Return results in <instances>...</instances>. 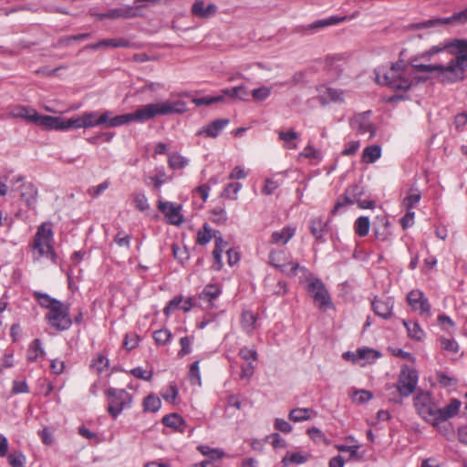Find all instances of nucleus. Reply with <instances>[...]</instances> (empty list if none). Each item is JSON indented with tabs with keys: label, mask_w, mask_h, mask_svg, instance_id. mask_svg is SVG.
<instances>
[{
	"label": "nucleus",
	"mask_w": 467,
	"mask_h": 467,
	"mask_svg": "<svg viewBox=\"0 0 467 467\" xmlns=\"http://www.w3.org/2000/svg\"><path fill=\"white\" fill-rule=\"evenodd\" d=\"M436 379L438 383L444 388L454 386L458 383L457 379L447 375L443 371H438L436 373Z\"/></svg>",
	"instance_id": "52"
},
{
	"label": "nucleus",
	"mask_w": 467,
	"mask_h": 467,
	"mask_svg": "<svg viewBox=\"0 0 467 467\" xmlns=\"http://www.w3.org/2000/svg\"><path fill=\"white\" fill-rule=\"evenodd\" d=\"M348 19V16H332L327 18L319 19L315 21L314 23L307 26L306 29L308 30H319L321 28L337 25L339 23L345 22Z\"/></svg>",
	"instance_id": "28"
},
{
	"label": "nucleus",
	"mask_w": 467,
	"mask_h": 467,
	"mask_svg": "<svg viewBox=\"0 0 467 467\" xmlns=\"http://www.w3.org/2000/svg\"><path fill=\"white\" fill-rule=\"evenodd\" d=\"M371 111H365L355 116L352 125L357 126L359 134L370 133V137L375 135V129L369 120Z\"/></svg>",
	"instance_id": "19"
},
{
	"label": "nucleus",
	"mask_w": 467,
	"mask_h": 467,
	"mask_svg": "<svg viewBox=\"0 0 467 467\" xmlns=\"http://www.w3.org/2000/svg\"><path fill=\"white\" fill-rule=\"evenodd\" d=\"M296 228L285 226L280 231H275L271 235V243L275 244H285L295 235Z\"/></svg>",
	"instance_id": "26"
},
{
	"label": "nucleus",
	"mask_w": 467,
	"mask_h": 467,
	"mask_svg": "<svg viewBox=\"0 0 467 467\" xmlns=\"http://www.w3.org/2000/svg\"><path fill=\"white\" fill-rule=\"evenodd\" d=\"M172 337L171 332L167 328L156 330L153 333V338L158 345H166Z\"/></svg>",
	"instance_id": "49"
},
{
	"label": "nucleus",
	"mask_w": 467,
	"mask_h": 467,
	"mask_svg": "<svg viewBox=\"0 0 467 467\" xmlns=\"http://www.w3.org/2000/svg\"><path fill=\"white\" fill-rule=\"evenodd\" d=\"M229 119H218L208 125L202 127L201 130H199L196 132L197 136H202L208 138H216L221 131L228 125Z\"/></svg>",
	"instance_id": "17"
},
{
	"label": "nucleus",
	"mask_w": 467,
	"mask_h": 467,
	"mask_svg": "<svg viewBox=\"0 0 467 467\" xmlns=\"http://www.w3.org/2000/svg\"><path fill=\"white\" fill-rule=\"evenodd\" d=\"M449 46H434L427 51L419 54L411 58V67L416 72H438L440 80L443 83H454L464 78V72L467 68V50L458 51L456 57L451 59L446 66L441 64L420 63V59L430 61L434 55L444 52Z\"/></svg>",
	"instance_id": "1"
},
{
	"label": "nucleus",
	"mask_w": 467,
	"mask_h": 467,
	"mask_svg": "<svg viewBox=\"0 0 467 467\" xmlns=\"http://www.w3.org/2000/svg\"><path fill=\"white\" fill-rule=\"evenodd\" d=\"M114 242L120 247H130V236L129 234H124L123 232H119L118 234L114 237Z\"/></svg>",
	"instance_id": "64"
},
{
	"label": "nucleus",
	"mask_w": 467,
	"mask_h": 467,
	"mask_svg": "<svg viewBox=\"0 0 467 467\" xmlns=\"http://www.w3.org/2000/svg\"><path fill=\"white\" fill-rule=\"evenodd\" d=\"M257 320L256 316L251 311H244L241 317L242 327L247 332L252 333L254 329V324Z\"/></svg>",
	"instance_id": "40"
},
{
	"label": "nucleus",
	"mask_w": 467,
	"mask_h": 467,
	"mask_svg": "<svg viewBox=\"0 0 467 467\" xmlns=\"http://www.w3.org/2000/svg\"><path fill=\"white\" fill-rule=\"evenodd\" d=\"M105 395L109 406L108 412L113 419H117L123 410L130 408L132 402V396L123 389L109 388Z\"/></svg>",
	"instance_id": "4"
},
{
	"label": "nucleus",
	"mask_w": 467,
	"mask_h": 467,
	"mask_svg": "<svg viewBox=\"0 0 467 467\" xmlns=\"http://www.w3.org/2000/svg\"><path fill=\"white\" fill-rule=\"evenodd\" d=\"M316 415L317 412L310 408H296L290 410L288 418L294 422H301L308 420Z\"/></svg>",
	"instance_id": "29"
},
{
	"label": "nucleus",
	"mask_w": 467,
	"mask_h": 467,
	"mask_svg": "<svg viewBox=\"0 0 467 467\" xmlns=\"http://www.w3.org/2000/svg\"><path fill=\"white\" fill-rule=\"evenodd\" d=\"M220 92L222 93V95H223V99L225 97H228L232 99H239L242 101L249 100V92L247 90V88L244 85L223 88Z\"/></svg>",
	"instance_id": "24"
},
{
	"label": "nucleus",
	"mask_w": 467,
	"mask_h": 467,
	"mask_svg": "<svg viewBox=\"0 0 467 467\" xmlns=\"http://www.w3.org/2000/svg\"><path fill=\"white\" fill-rule=\"evenodd\" d=\"M199 363H200V361L197 360V361H194L191 365L190 370H189V378H190V381L192 384H197V385L201 386L202 379H201Z\"/></svg>",
	"instance_id": "54"
},
{
	"label": "nucleus",
	"mask_w": 467,
	"mask_h": 467,
	"mask_svg": "<svg viewBox=\"0 0 467 467\" xmlns=\"http://www.w3.org/2000/svg\"><path fill=\"white\" fill-rule=\"evenodd\" d=\"M141 5L130 6L125 5L122 7L112 8L108 11L109 19L118 18H134L139 16V9Z\"/></svg>",
	"instance_id": "22"
},
{
	"label": "nucleus",
	"mask_w": 467,
	"mask_h": 467,
	"mask_svg": "<svg viewBox=\"0 0 467 467\" xmlns=\"http://www.w3.org/2000/svg\"><path fill=\"white\" fill-rule=\"evenodd\" d=\"M161 406V400L154 394H150L143 400L144 411L157 412Z\"/></svg>",
	"instance_id": "41"
},
{
	"label": "nucleus",
	"mask_w": 467,
	"mask_h": 467,
	"mask_svg": "<svg viewBox=\"0 0 467 467\" xmlns=\"http://www.w3.org/2000/svg\"><path fill=\"white\" fill-rule=\"evenodd\" d=\"M192 14L200 18H208L217 12V6L214 4H209L204 7L203 1H196L192 6Z\"/></svg>",
	"instance_id": "25"
},
{
	"label": "nucleus",
	"mask_w": 467,
	"mask_h": 467,
	"mask_svg": "<svg viewBox=\"0 0 467 467\" xmlns=\"http://www.w3.org/2000/svg\"><path fill=\"white\" fill-rule=\"evenodd\" d=\"M467 23V7L460 12H455L449 17H437L411 25L414 29L432 28L451 24L463 25Z\"/></svg>",
	"instance_id": "8"
},
{
	"label": "nucleus",
	"mask_w": 467,
	"mask_h": 467,
	"mask_svg": "<svg viewBox=\"0 0 467 467\" xmlns=\"http://www.w3.org/2000/svg\"><path fill=\"white\" fill-rule=\"evenodd\" d=\"M134 203L135 207L140 212L147 211L150 208L148 199L143 192H136L134 194Z\"/></svg>",
	"instance_id": "58"
},
{
	"label": "nucleus",
	"mask_w": 467,
	"mask_h": 467,
	"mask_svg": "<svg viewBox=\"0 0 467 467\" xmlns=\"http://www.w3.org/2000/svg\"><path fill=\"white\" fill-rule=\"evenodd\" d=\"M406 65L400 60L389 68H378L375 70L376 80L380 85L389 86L395 90H408L412 86V81L405 77Z\"/></svg>",
	"instance_id": "3"
},
{
	"label": "nucleus",
	"mask_w": 467,
	"mask_h": 467,
	"mask_svg": "<svg viewBox=\"0 0 467 467\" xmlns=\"http://www.w3.org/2000/svg\"><path fill=\"white\" fill-rule=\"evenodd\" d=\"M109 365L108 358L102 354H99L92 362V367L99 374L102 373Z\"/></svg>",
	"instance_id": "57"
},
{
	"label": "nucleus",
	"mask_w": 467,
	"mask_h": 467,
	"mask_svg": "<svg viewBox=\"0 0 467 467\" xmlns=\"http://www.w3.org/2000/svg\"><path fill=\"white\" fill-rule=\"evenodd\" d=\"M222 293V289L216 284H209L205 285L199 297L201 300L206 301L213 304V301L216 299Z\"/></svg>",
	"instance_id": "34"
},
{
	"label": "nucleus",
	"mask_w": 467,
	"mask_h": 467,
	"mask_svg": "<svg viewBox=\"0 0 467 467\" xmlns=\"http://www.w3.org/2000/svg\"><path fill=\"white\" fill-rule=\"evenodd\" d=\"M87 47L93 50H97L100 47H135V44L124 37L107 38L102 39L95 44H90L87 46Z\"/></svg>",
	"instance_id": "20"
},
{
	"label": "nucleus",
	"mask_w": 467,
	"mask_h": 467,
	"mask_svg": "<svg viewBox=\"0 0 467 467\" xmlns=\"http://www.w3.org/2000/svg\"><path fill=\"white\" fill-rule=\"evenodd\" d=\"M53 230L51 224L43 223L37 229L34 238V248L37 250L40 255L49 257L53 262H56V253L52 245Z\"/></svg>",
	"instance_id": "5"
},
{
	"label": "nucleus",
	"mask_w": 467,
	"mask_h": 467,
	"mask_svg": "<svg viewBox=\"0 0 467 467\" xmlns=\"http://www.w3.org/2000/svg\"><path fill=\"white\" fill-rule=\"evenodd\" d=\"M78 124V117L65 119L62 117L45 115L42 118V127L47 130L66 131L69 130L80 129Z\"/></svg>",
	"instance_id": "9"
},
{
	"label": "nucleus",
	"mask_w": 467,
	"mask_h": 467,
	"mask_svg": "<svg viewBox=\"0 0 467 467\" xmlns=\"http://www.w3.org/2000/svg\"><path fill=\"white\" fill-rule=\"evenodd\" d=\"M278 139L284 141V147L289 150L297 149V144L294 140L298 139V133L293 130L288 131H279Z\"/></svg>",
	"instance_id": "36"
},
{
	"label": "nucleus",
	"mask_w": 467,
	"mask_h": 467,
	"mask_svg": "<svg viewBox=\"0 0 467 467\" xmlns=\"http://www.w3.org/2000/svg\"><path fill=\"white\" fill-rule=\"evenodd\" d=\"M309 230L317 242L320 244L326 242L325 235L328 233V226L321 217H315L309 221Z\"/></svg>",
	"instance_id": "18"
},
{
	"label": "nucleus",
	"mask_w": 467,
	"mask_h": 467,
	"mask_svg": "<svg viewBox=\"0 0 467 467\" xmlns=\"http://www.w3.org/2000/svg\"><path fill=\"white\" fill-rule=\"evenodd\" d=\"M346 192L353 200V203L357 202L360 209H373L376 205L373 200H363L361 197L364 194V188L358 185L349 186Z\"/></svg>",
	"instance_id": "15"
},
{
	"label": "nucleus",
	"mask_w": 467,
	"mask_h": 467,
	"mask_svg": "<svg viewBox=\"0 0 467 467\" xmlns=\"http://www.w3.org/2000/svg\"><path fill=\"white\" fill-rule=\"evenodd\" d=\"M181 344V350L179 351L178 355L180 357H183L192 351V338L189 337H183L180 339Z\"/></svg>",
	"instance_id": "63"
},
{
	"label": "nucleus",
	"mask_w": 467,
	"mask_h": 467,
	"mask_svg": "<svg viewBox=\"0 0 467 467\" xmlns=\"http://www.w3.org/2000/svg\"><path fill=\"white\" fill-rule=\"evenodd\" d=\"M33 296L42 307L47 309L51 307L53 301H57L56 298L51 297L49 295L38 291H35Z\"/></svg>",
	"instance_id": "48"
},
{
	"label": "nucleus",
	"mask_w": 467,
	"mask_h": 467,
	"mask_svg": "<svg viewBox=\"0 0 467 467\" xmlns=\"http://www.w3.org/2000/svg\"><path fill=\"white\" fill-rule=\"evenodd\" d=\"M271 94V88L263 86L258 88L252 90L251 95L256 101L265 100Z\"/></svg>",
	"instance_id": "56"
},
{
	"label": "nucleus",
	"mask_w": 467,
	"mask_h": 467,
	"mask_svg": "<svg viewBox=\"0 0 467 467\" xmlns=\"http://www.w3.org/2000/svg\"><path fill=\"white\" fill-rule=\"evenodd\" d=\"M12 115L15 118H21L28 122H33L42 126V118L44 116L39 115L34 109L25 106L17 107L12 111Z\"/></svg>",
	"instance_id": "21"
},
{
	"label": "nucleus",
	"mask_w": 467,
	"mask_h": 467,
	"mask_svg": "<svg viewBox=\"0 0 467 467\" xmlns=\"http://www.w3.org/2000/svg\"><path fill=\"white\" fill-rule=\"evenodd\" d=\"M104 113L108 114V121L104 123L106 127L113 128V127H119L124 124H128L130 121H133L132 113H127L122 115H118L115 117H111L110 111H104Z\"/></svg>",
	"instance_id": "33"
},
{
	"label": "nucleus",
	"mask_w": 467,
	"mask_h": 467,
	"mask_svg": "<svg viewBox=\"0 0 467 467\" xmlns=\"http://www.w3.org/2000/svg\"><path fill=\"white\" fill-rule=\"evenodd\" d=\"M461 405L462 402L459 400L451 399L448 405L444 408H439V410H436V412H438L436 421H446L454 417L459 412Z\"/></svg>",
	"instance_id": "23"
},
{
	"label": "nucleus",
	"mask_w": 467,
	"mask_h": 467,
	"mask_svg": "<svg viewBox=\"0 0 467 467\" xmlns=\"http://www.w3.org/2000/svg\"><path fill=\"white\" fill-rule=\"evenodd\" d=\"M108 121L107 113L98 111H86L78 117L79 128H92L104 125Z\"/></svg>",
	"instance_id": "13"
},
{
	"label": "nucleus",
	"mask_w": 467,
	"mask_h": 467,
	"mask_svg": "<svg viewBox=\"0 0 467 467\" xmlns=\"http://www.w3.org/2000/svg\"><path fill=\"white\" fill-rule=\"evenodd\" d=\"M370 229V222L368 217L360 216L354 223V230L359 237H365L368 234Z\"/></svg>",
	"instance_id": "39"
},
{
	"label": "nucleus",
	"mask_w": 467,
	"mask_h": 467,
	"mask_svg": "<svg viewBox=\"0 0 467 467\" xmlns=\"http://www.w3.org/2000/svg\"><path fill=\"white\" fill-rule=\"evenodd\" d=\"M212 221L217 224H223L227 221V214L223 207L217 206L212 210Z\"/></svg>",
	"instance_id": "55"
},
{
	"label": "nucleus",
	"mask_w": 467,
	"mask_h": 467,
	"mask_svg": "<svg viewBox=\"0 0 467 467\" xmlns=\"http://www.w3.org/2000/svg\"><path fill=\"white\" fill-rule=\"evenodd\" d=\"M8 463L12 467H23L26 463V456L21 451H14L7 456Z\"/></svg>",
	"instance_id": "51"
},
{
	"label": "nucleus",
	"mask_w": 467,
	"mask_h": 467,
	"mask_svg": "<svg viewBox=\"0 0 467 467\" xmlns=\"http://www.w3.org/2000/svg\"><path fill=\"white\" fill-rule=\"evenodd\" d=\"M168 163L171 169H182L188 165L189 160L175 152L169 156Z\"/></svg>",
	"instance_id": "43"
},
{
	"label": "nucleus",
	"mask_w": 467,
	"mask_h": 467,
	"mask_svg": "<svg viewBox=\"0 0 467 467\" xmlns=\"http://www.w3.org/2000/svg\"><path fill=\"white\" fill-rule=\"evenodd\" d=\"M161 422L166 427H170L182 432L183 431L182 427L185 425V420L178 413H171L169 415H165L162 418Z\"/></svg>",
	"instance_id": "32"
},
{
	"label": "nucleus",
	"mask_w": 467,
	"mask_h": 467,
	"mask_svg": "<svg viewBox=\"0 0 467 467\" xmlns=\"http://www.w3.org/2000/svg\"><path fill=\"white\" fill-rule=\"evenodd\" d=\"M381 156V148L379 145H370L364 149L362 161L366 163H373Z\"/></svg>",
	"instance_id": "37"
},
{
	"label": "nucleus",
	"mask_w": 467,
	"mask_h": 467,
	"mask_svg": "<svg viewBox=\"0 0 467 467\" xmlns=\"http://www.w3.org/2000/svg\"><path fill=\"white\" fill-rule=\"evenodd\" d=\"M242 184L240 182H231L228 183L222 192V197L235 199L236 194L240 191Z\"/></svg>",
	"instance_id": "53"
},
{
	"label": "nucleus",
	"mask_w": 467,
	"mask_h": 467,
	"mask_svg": "<svg viewBox=\"0 0 467 467\" xmlns=\"http://www.w3.org/2000/svg\"><path fill=\"white\" fill-rule=\"evenodd\" d=\"M284 255L285 254L283 251L273 250L269 254L268 262L273 267L277 269L284 260Z\"/></svg>",
	"instance_id": "59"
},
{
	"label": "nucleus",
	"mask_w": 467,
	"mask_h": 467,
	"mask_svg": "<svg viewBox=\"0 0 467 467\" xmlns=\"http://www.w3.org/2000/svg\"><path fill=\"white\" fill-rule=\"evenodd\" d=\"M20 191V198L26 203V205L32 209L37 202L38 191L37 188L32 182H25L18 188Z\"/></svg>",
	"instance_id": "14"
},
{
	"label": "nucleus",
	"mask_w": 467,
	"mask_h": 467,
	"mask_svg": "<svg viewBox=\"0 0 467 467\" xmlns=\"http://www.w3.org/2000/svg\"><path fill=\"white\" fill-rule=\"evenodd\" d=\"M306 290L312 296L314 301L318 303L320 307L330 306L332 305L329 293L321 279H312Z\"/></svg>",
	"instance_id": "11"
},
{
	"label": "nucleus",
	"mask_w": 467,
	"mask_h": 467,
	"mask_svg": "<svg viewBox=\"0 0 467 467\" xmlns=\"http://www.w3.org/2000/svg\"><path fill=\"white\" fill-rule=\"evenodd\" d=\"M353 204V200L350 196L345 192L342 196L338 198L334 208L331 210V213L333 215H337L342 213L348 205Z\"/></svg>",
	"instance_id": "42"
},
{
	"label": "nucleus",
	"mask_w": 467,
	"mask_h": 467,
	"mask_svg": "<svg viewBox=\"0 0 467 467\" xmlns=\"http://www.w3.org/2000/svg\"><path fill=\"white\" fill-rule=\"evenodd\" d=\"M179 389L175 384H171L169 388L161 393V397L168 402L174 403L177 398Z\"/></svg>",
	"instance_id": "60"
},
{
	"label": "nucleus",
	"mask_w": 467,
	"mask_h": 467,
	"mask_svg": "<svg viewBox=\"0 0 467 467\" xmlns=\"http://www.w3.org/2000/svg\"><path fill=\"white\" fill-rule=\"evenodd\" d=\"M403 326L406 327L410 338L421 341L425 337L424 330L420 327L418 322H411L408 320L402 321Z\"/></svg>",
	"instance_id": "31"
},
{
	"label": "nucleus",
	"mask_w": 467,
	"mask_h": 467,
	"mask_svg": "<svg viewBox=\"0 0 467 467\" xmlns=\"http://www.w3.org/2000/svg\"><path fill=\"white\" fill-rule=\"evenodd\" d=\"M66 307H69L68 305H64L62 302L57 299V301H53L51 307L48 309V313L46 315V318L49 321L50 319H56L57 315L66 309Z\"/></svg>",
	"instance_id": "50"
},
{
	"label": "nucleus",
	"mask_w": 467,
	"mask_h": 467,
	"mask_svg": "<svg viewBox=\"0 0 467 467\" xmlns=\"http://www.w3.org/2000/svg\"><path fill=\"white\" fill-rule=\"evenodd\" d=\"M57 330L63 331L68 329L73 321L69 317V307H66L64 311L57 315L56 319L48 321Z\"/></svg>",
	"instance_id": "27"
},
{
	"label": "nucleus",
	"mask_w": 467,
	"mask_h": 467,
	"mask_svg": "<svg viewBox=\"0 0 467 467\" xmlns=\"http://www.w3.org/2000/svg\"><path fill=\"white\" fill-rule=\"evenodd\" d=\"M158 209L165 215L167 223L171 225L179 226L184 222V217L182 214V206L181 204L159 201Z\"/></svg>",
	"instance_id": "12"
},
{
	"label": "nucleus",
	"mask_w": 467,
	"mask_h": 467,
	"mask_svg": "<svg viewBox=\"0 0 467 467\" xmlns=\"http://www.w3.org/2000/svg\"><path fill=\"white\" fill-rule=\"evenodd\" d=\"M223 95H222V93L219 95H216V96H206V97L197 98V99H192V102L197 107L203 106V105L209 106V105L223 102Z\"/></svg>",
	"instance_id": "46"
},
{
	"label": "nucleus",
	"mask_w": 467,
	"mask_h": 467,
	"mask_svg": "<svg viewBox=\"0 0 467 467\" xmlns=\"http://www.w3.org/2000/svg\"><path fill=\"white\" fill-rule=\"evenodd\" d=\"M187 106L182 100L164 101L147 104L132 113L133 120L144 122L156 116L182 114L186 112Z\"/></svg>",
	"instance_id": "2"
},
{
	"label": "nucleus",
	"mask_w": 467,
	"mask_h": 467,
	"mask_svg": "<svg viewBox=\"0 0 467 467\" xmlns=\"http://www.w3.org/2000/svg\"><path fill=\"white\" fill-rule=\"evenodd\" d=\"M306 462V456L300 452L287 453L282 460L284 467H287L290 463L301 464Z\"/></svg>",
	"instance_id": "47"
},
{
	"label": "nucleus",
	"mask_w": 467,
	"mask_h": 467,
	"mask_svg": "<svg viewBox=\"0 0 467 467\" xmlns=\"http://www.w3.org/2000/svg\"><path fill=\"white\" fill-rule=\"evenodd\" d=\"M441 346L443 349L450 352L457 353L459 350L458 343L454 339L442 337L441 338Z\"/></svg>",
	"instance_id": "62"
},
{
	"label": "nucleus",
	"mask_w": 467,
	"mask_h": 467,
	"mask_svg": "<svg viewBox=\"0 0 467 467\" xmlns=\"http://www.w3.org/2000/svg\"><path fill=\"white\" fill-rule=\"evenodd\" d=\"M198 451L207 456L210 460H218L223 457L224 451L220 449L211 448L205 445L198 446Z\"/></svg>",
	"instance_id": "44"
},
{
	"label": "nucleus",
	"mask_w": 467,
	"mask_h": 467,
	"mask_svg": "<svg viewBox=\"0 0 467 467\" xmlns=\"http://www.w3.org/2000/svg\"><path fill=\"white\" fill-rule=\"evenodd\" d=\"M277 270H279L280 272H282L283 274L289 277L296 276L297 275L298 270L306 272L305 266H301L297 262L293 261L282 263L277 268Z\"/></svg>",
	"instance_id": "38"
},
{
	"label": "nucleus",
	"mask_w": 467,
	"mask_h": 467,
	"mask_svg": "<svg viewBox=\"0 0 467 467\" xmlns=\"http://www.w3.org/2000/svg\"><path fill=\"white\" fill-rule=\"evenodd\" d=\"M407 302L420 316L425 317L431 316V304L421 290H411L407 296Z\"/></svg>",
	"instance_id": "10"
},
{
	"label": "nucleus",
	"mask_w": 467,
	"mask_h": 467,
	"mask_svg": "<svg viewBox=\"0 0 467 467\" xmlns=\"http://www.w3.org/2000/svg\"><path fill=\"white\" fill-rule=\"evenodd\" d=\"M414 406L419 415L429 422H435L437 420L436 410L438 405L432 400L431 394L429 391H419L414 397Z\"/></svg>",
	"instance_id": "6"
},
{
	"label": "nucleus",
	"mask_w": 467,
	"mask_h": 467,
	"mask_svg": "<svg viewBox=\"0 0 467 467\" xmlns=\"http://www.w3.org/2000/svg\"><path fill=\"white\" fill-rule=\"evenodd\" d=\"M455 129L462 132L467 130V113L462 112L455 116L454 118Z\"/></svg>",
	"instance_id": "61"
},
{
	"label": "nucleus",
	"mask_w": 467,
	"mask_h": 467,
	"mask_svg": "<svg viewBox=\"0 0 467 467\" xmlns=\"http://www.w3.org/2000/svg\"><path fill=\"white\" fill-rule=\"evenodd\" d=\"M393 306L394 301L391 297H387L386 299H379L375 297L372 301V309L374 313L384 319H389L391 317Z\"/></svg>",
	"instance_id": "16"
},
{
	"label": "nucleus",
	"mask_w": 467,
	"mask_h": 467,
	"mask_svg": "<svg viewBox=\"0 0 467 467\" xmlns=\"http://www.w3.org/2000/svg\"><path fill=\"white\" fill-rule=\"evenodd\" d=\"M418 384V372L415 369H410L405 367L401 369L397 382V391L399 392L400 399L394 400L396 403H401L402 397H409L416 389Z\"/></svg>",
	"instance_id": "7"
},
{
	"label": "nucleus",
	"mask_w": 467,
	"mask_h": 467,
	"mask_svg": "<svg viewBox=\"0 0 467 467\" xmlns=\"http://www.w3.org/2000/svg\"><path fill=\"white\" fill-rule=\"evenodd\" d=\"M379 357H381V353L373 348H358V360L359 362L364 361V363L360 364L361 366H365L367 363H372Z\"/></svg>",
	"instance_id": "35"
},
{
	"label": "nucleus",
	"mask_w": 467,
	"mask_h": 467,
	"mask_svg": "<svg viewBox=\"0 0 467 467\" xmlns=\"http://www.w3.org/2000/svg\"><path fill=\"white\" fill-rule=\"evenodd\" d=\"M207 223L202 226V230H200L197 234V243L201 245L207 244L212 238H213V233Z\"/></svg>",
	"instance_id": "45"
},
{
	"label": "nucleus",
	"mask_w": 467,
	"mask_h": 467,
	"mask_svg": "<svg viewBox=\"0 0 467 467\" xmlns=\"http://www.w3.org/2000/svg\"><path fill=\"white\" fill-rule=\"evenodd\" d=\"M421 192L415 185L411 186L407 192L406 197L402 201L403 206L406 210H412L420 201Z\"/></svg>",
	"instance_id": "30"
}]
</instances>
